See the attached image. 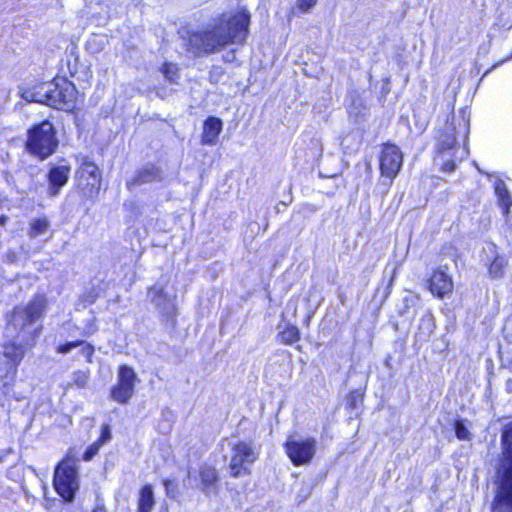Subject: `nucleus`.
<instances>
[{"label": "nucleus", "instance_id": "1", "mask_svg": "<svg viewBox=\"0 0 512 512\" xmlns=\"http://www.w3.org/2000/svg\"><path fill=\"white\" fill-rule=\"evenodd\" d=\"M249 23L250 14L246 10L234 15L223 14L203 30L189 36V50L194 55L210 54L231 43H243L248 34Z\"/></svg>", "mask_w": 512, "mask_h": 512}, {"label": "nucleus", "instance_id": "2", "mask_svg": "<svg viewBox=\"0 0 512 512\" xmlns=\"http://www.w3.org/2000/svg\"><path fill=\"white\" fill-rule=\"evenodd\" d=\"M503 456L497 468V493L492 512H512V423L502 433Z\"/></svg>", "mask_w": 512, "mask_h": 512}, {"label": "nucleus", "instance_id": "3", "mask_svg": "<svg viewBox=\"0 0 512 512\" xmlns=\"http://www.w3.org/2000/svg\"><path fill=\"white\" fill-rule=\"evenodd\" d=\"M47 299L44 295H36L25 306H16L8 316L6 334L9 337L22 340L26 339L27 334H31L28 329L46 312Z\"/></svg>", "mask_w": 512, "mask_h": 512}, {"label": "nucleus", "instance_id": "4", "mask_svg": "<svg viewBox=\"0 0 512 512\" xmlns=\"http://www.w3.org/2000/svg\"><path fill=\"white\" fill-rule=\"evenodd\" d=\"M56 134L55 127L48 120L33 125L28 130L27 151L41 160L47 159L58 148L59 141Z\"/></svg>", "mask_w": 512, "mask_h": 512}, {"label": "nucleus", "instance_id": "5", "mask_svg": "<svg viewBox=\"0 0 512 512\" xmlns=\"http://www.w3.org/2000/svg\"><path fill=\"white\" fill-rule=\"evenodd\" d=\"M229 452L224 458L228 461L230 475L234 478L249 475L248 465L254 463L258 458V452L254 444L249 441H227Z\"/></svg>", "mask_w": 512, "mask_h": 512}, {"label": "nucleus", "instance_id": "6", "mask_svg": "<svg viewBox=\"0 0 512 512\" xmlns=\"http://www.w3.org/2000/svg\"><path fill=\"white\" fill-rule=\"evenodd\" d=\"M403 164V153L394 144H385L380 155V171L384 179L379 183L381 193L386 195L393 179L398 175Z\"/></svg>", "mask_w": 512, "mask_h": 512}, {"label": "nucleus", "instance_id": "7", "mask_svg": "<svg viewBox=\"0 0 512 512\" xmlns=\"http://www.w3.org/2000/svg\"><path fill=\"white\" fill-rule=\"evenodd\" d=\"M54 487L64 500L73 501L75 491L78 489L77 468L74 460L67 458L58 464L54 473Z\"/></svg>", "mask_w": 512, "mask_h": 512}, {"label": "nucleus", "instance_id": "8", "mask_svg": "<svg viewBox=\"0 0 512 512\" xmlns=\"http://www.w3.org/2000/svg\"><path fill=\"white\" fill-rule=\"evenodd\" d=\"M51 89L48 106L58 110L71 111L75 108L77 90L75 85L65 78H55L49 82Z\"/></svg>", "mask_w": 512, "mask_h": 512}, {"label": "nucleus", "instance_id": "9", "mask_svg": "<svg viewBox=\"0 0 512 512\" xmlns=\"http://www.w3.org/2000/svg\"><path fill=\"white\" fill-rule=\"evenodd\" d=\"M77 186L86 198H94L99 194L101 187V174L98 166L83 157L76 171Z\"/></svg>", "mask_w": 512, "mask_h": 512}, {"label": "nucleus", "instance_id": "10", "mask_svg": "<svg viewBox=\"0 0 512 512\" xmlns=\"http://www.w3.org/2000/svg\"><path fill=\"white\" fill-rule=\"evenodd\" d=\"M456 127L453 123H446L444 132L440 135L437 145V160L442 161L441 170L443 172H453L455 170L456 164L452 157H455L457 152L456 149Z\"/></svg>", "mask_w": 512, "mask_h": 512}, {"label": "nucleus", "instance_id": "11", "mask_svg": "<svg viewBox=\"0 0 512 512\" xmlns=\"http://www.w3.org/2000/svg\"><path fill=\"white\" fill-rule=\"evenodd\" d=\"M285 450L295 466L309 464L316 453V440L289 437L285 443Z\"/></svg>", "mask_w": 512, "mask_h": 512}, {"label": "nucleus", "instance_id": "12", "mask_svg": "<svg viewBox=\"0 0 512 512\" xmlns=\"http://www.w3.org/2000/svg\"><path fill=\"white\" fill-rule=\"evenodd\" d=\"M136 379L137 375L131 367L127 365L120 366L118 382L111 389V398L120 404H126L133 396Z\"/></svg>", "mask_w": 512, "mask_h": 512}, {"label": "nucleus", "instance_id": "13", "mask_svg": "<svg viewBox=\"0 0 512 512\" xmlns=\"http://www.w3.org/2000/svg\"><path fill=\"white\" fill-rule=\"evenodd\" d=\"M71 173V165L63 160V164L50 165L47 179V194L50 197L59 195L61 189L67 184Z\"/></svg>", "mask_w": 512, "mask_h": 512}, {"label": "nucleus", "instance_id": "14", "mask_svg": "<svg viewBox=\"0 0 512 512\" xmlns=\"http://www.w3.org/2000/svg\"><path fill=\"white\" fill-rule=\"evenodd\" d=\"M23 342L27 343V339L22 340V338H13V341H9L2 345V355L7 359L8 364L13 369L14 373L16 372L17 366L21 363L25 355V347Z\"/></svg>", "mask_w": 512, "mask_h": 512}, {"label": "nucleus", "instance_id": "15", "mask_svg": "<svg viewBox=\"0 0 512 512\" xmlns=\"http://www.w3.org/2000/svg\"><path fill=\"white\" fill-rule=\"evenodd\" d=\"M430 291L442 298L444 295L450 293L453 289V282L451 277L442 268L436 270L429 281Z\"/></svg>", "mask_w": 512, "mask_h": 512}, {"label": "nucleus", "instance_id": "16", "mask_svg": "<svg viewBox=\"0 0 512 512\" xmlns=\"http://www.w3.org/2000/svg\"><path fill=\"white\" fill-rule=\"evenodd\" d=\"M222 128L223 123L220 118L209 116L203 124L201 143L209 146L215 145Z\"/></svg>", "mask_w": 512, "mask_h": 512}, {"label": "nucleus", "instance_id": "17", "mask_svg": "<svg viewBox=\"0 0 512 512\" xmlns=\"http://www.w3.org/2000/svg\"><path fill=\"white\" fill-rule=\"evenodd\" d=\"M148 298L152 303H154L159 311L168 316L171 317L174 315L175 307L173 303L167 299V295L164 292L162 287L153 286L148 290Z\"/></svg>", "mask_w": 512, "mask_h": 512}, {"label": "nucleus", "instance_id": "18", "mask_svg": "<svg viewBox=\"0 0 512 512\" xmlns=\"http://www.w3.org/2000/svg\"><path fill=\"white\" fill-rule=\"evenodd\" d=\"M199 475L201 480V491L206 496L216 494L219 482V476L216 469L210 466H204L200 469Z\"/></svg>", "mask_w": 512, "mask_h": 512}, {"label": "nucleus", "instance_id": "19", "mask_svg": "<svg viewBox=\"0 0 512 512\" xmlns=\"http://www.w3.org/2000/svg\"><path fill=\"white\" fill-rule=\"evenodd\" d=\"M161 179V170L154 165H148L137 172L136 176L127 183V187L132 189L134 186L160 181Z\"/></svg>", "mask_w": 512, "mask_h": 512}, {"label": "nucleus", "instance_id": "20", "mask_svg": "<svg viewBox=\"0 0 512 512\" xmlns=\"http://www.w3.org/2000/svg\"><path fill=\"white\" fill-rule=\"evenodd\" d=\"M155 505L152 486L147 484L139 492L137 512H152Z\"/></svg>", "mask_w": 512, "mask_h": 512}, {"label": "nucleus", "instance_id": "21", "mask_svg": "<svg viewBox=\"0 0 512 512\" xmlns=\"http://www.w3.org/2000/svg\"><path fill=\"white\" fill-rule=\"evenodd\" d=\"M78 346H82V348L80 350L81 354L87 359L88 362H91L92 356L94 354V347L90 344L85 343L84 341L78 340V341L68 342L66 344L60 345L58 347L57 351L62 354H67L72 349H74Z\"/></svg>", "mask_w": 512, "mask_h": 512}, {"label": "nucleus", "instance_id": "22", "mask_svg": "<svg viewBox=\"0 0 512 512\" xmlns=\"http://www.w3.org/2000/svg\"><path fill=\"white\" fill-rule=\"evenodd\" d=\"M495 192L498 196L500 206L505 210H508L512 205V198L506 187V184L502 180L496 182Z\"/></svg>", "mask_w": 512, "mask_h": 512}, {"label": "nucleus", "instance_id": "23", "mask_svg": "<svg viewBox=\"0 0 512 512\" xmlns=\"http://www.w3.org/2000/svg\"><path fill=\"white\" fill-rule=\"evenodd\" d=\"M49 227L50 223L46 217L32 219L30 222L29 236L31 238H37L47 232Z\"/></svg>", "mask_w": 512, "mask_h": 512}, {"label": "nucleus", "instance_id": "24", "mask_svg": "<svg viewBox=\"0 0 512 512\" xmlns=\"http://www.w3.org/2000/svg\"><path fill=\"white\" fill-rule=\"evenodd\" d=\"M278 338L281 343L291 345L300 339V332L296 326L288 325L284 330L280 331Z\"/></svg>", "mask_w": 512, "mask_h": 512}, {"label": "nucleus", "instance_id": "25", "mask_svg": "<svg viewBox=\"0 0 512 512\" xmlns=\"http://www.w3.org/2000/svg\"><path fill=\"white\" fill-rule=\"evenodd\" d=\"M50 87L49 83H42L35 87V96L34 102L43 103L48 105L49 95H50Z\"/></svg>", "mask_w": 512, "mask_h": 512}, {"label": "nucleus", "instance_id": "26", "mask_svg": "<svg viewBox=\"0 0 512 512\" xmlns=\"http://www.w3.org/2000/svg\"><path fill=\"white\" fill-rule=\"evenodd\" d=\"M455 434H456V437L459 439V440H470L471 437H472V434L470 433L468 427L466 426L465 424V420H457L455 422Z\"/></svg>", "mask_w": 512, "mask_h": 512}, {"label": "nucleus", "instance_id": "27", "mask_svg": "<svg viewBox=\"0 0 512 512\" xmlns=\"http://www.w3.org/2000/svg\"><path fill=\"white\" fill-rule=\"evenodd\" d=\"M489 273L492 278H500L504 273V259L503 258H495L489 267Z\"/></svg>", "mask_w": 512, "mask_h": 512}, {"label": "nucleus", "instance_id": "28", "mask_svg": "<svg viewBox=\"0 0 512 512\" xmlns=\"http://www.w3.org/2000/svg\"><path fill=\"white\" fill-rule=\"evenodd\" d=\"M435 328L434 318L431 313H426L420 320V329L424 330L427 334L433 332Z\"/></svg>", "mask_w": 512, "mask_h": 512}, {"label": "nucleus", "instance_id": "29", "mask_svg": "<svg viewBox=\"0 0 512 512\" xmlns=\"http://www.w3.org/2000/svg\"><path fill=\"white\" fill-rule=\"evenodd\" d=\"M101 446L102 445L97 441L91 444L84 452L83 459L85 461H90L96 454H98Z\"/></svg>", "mask_w": 512, "mask_h": 512}, {"label": "nucleus", "instance_id": "30", "mask_svg": "<svg viewBox=\"0 0 512 512\" xmlns=\"http://www.w3.org/2000/svg\"><path fill=\"white\" fill-rule=\"evenodd\" d=\"M89 379V373L84 371H77L74 373V384L78 387H84Z\"/></svg>", "mask_w": 512, "mask_h": 512}, {"label": "nucleus", "instance_id": "31", "mask_svg": "<svg viewBox=\"0 0 512 512\" xmlns=\"http://www.w3.org/2000/svg\"><path fill=\"white\" fill-rule=\"evenodd\" d=\"M163 485L165 487L166 495L170 498H175L178 492L177 484L170 479H165L163 481Z\"/></svg>", "mask_w": 512, "mask_h": 512}, {"label": "nucleus", "instance_id": "32", "mask_svg": "<svg viewBox=\"0 0 512 512\" xmlns=\"http://www.w3.org/2000/svg\"><path fill=\"white\" fill-rule=\"evenodd\" d=\"M162 72L167 79L175 81L177 77V68L173 64H165L162 68Z\"/></svg>", "mask_w": 512, "mask_h": 512}, {"label": "nucleus", "instance_id": "33", "mask_svg": "<svg viewBox=\"0 0 512 512\" xmlns=\"http://www.w3.org/2000/svg\"><path fill=\"white\" fill-rule=\"evenodd\" d=\"M111 429L108 424H103L101 427V435L99 439L97 440L98 443L101 445L105 444L111 439Z\"/></svg>", "mask_w": 512, "mask_h": 512}, {"label": "nucleus", "instance_id": "34", "mask_svg": "<svg viewBox=\"0 0 512 512\" xmlns=\"http://www.w3.org/2000/svg\"><path fill=\"white\" fill-rule=\"evenodd\" d=\"M316 3L317 0H298L297 6L301 11L306 12L314 7Z\"/></svg>", "mask_w": 512, "mask_h": 512}, {"label": "nucleus", "instance_id": "35", "mask_svg": "<svg viewBox=\"0 0 512 512\" xmlns=\"http://www.w3.org/2000/svg\"><path fill=\"white\" fill-rule=\"evenodd\" d=\"M34 96H35V87L34 88H21V97L28 101V102H34Z\"/></svg>", "mask_w": 512, "mask_h": 512}, {"label": "nucleus", "instance_id": "36", "mask_svg": "<svg viewBox=\"0 0 512 512\" xmlns=\"http://www.w3.org/2000/svg\"><path fill=\"white\" fill-rule=\"evenodd\" d=\"M356 398L357 396H355L354 394H351L348 398V403H349V406L351 408H354L356 406Z\"/></svg>", "mask_w": 512, "mask_h": 512}, {"label": "nucleus", "instance_id": "37", "mask_svg": "<svg viewBox=\"0 0 512 512\" xmlns=\"http://www.w3.org/2000/svg\"><path fill=\"white\" fill-rule=\"evenodd\" d=\"M460 126H461V129H462V131H463V133H464L465 137H467L468 130H469V125H468V123L463 119V123H462V124H460Z\"/></svg>", "mask_w": 512, "mask_h": 512}, {"label": "nucleus", "instance_id": "38", "mask_svg": "<svg viewBox=\"0 0 512 512\" xmlns=\"http://www.w3.org/2000/svg\"><path fill=\"white\" fill-rule=\"evenodd\" d=\"M505 386H506V390H507L508 392H512V379H508V380L506 381Z\"/></svg>", "mask_w": 512, "mask_h": 512}, {"label": "nucleus", "instance_id": "39", "mask_svg": "<svg viewBox=\"0 0 512 512\" xmlns=\"http://www.w3.org/2000/svg\"><path fill=\"white\" fill-rule=\"evenodd\" d=\"M93 512H106L105 508L103 506H97Z\"/></svg>", "mask_w": 512, "mask_h": 512}, {"label": "nucleus", "instance_id": "40", "mask_svg": "<svg viewBox=\"0 0 512 512\" xmlns=\"http://www.w3.org/2000/svg\"><path fill=\"white\" fill-rule=\"evenodd\" d=\"M7 219H8L7 217H5V216H1V217H0V224H1V225H4V224H5V222L7 221Z\"/></svg>", "mask_w": 512, "mask_h": 512}, {"label": "nucleus", "instance_id": "41", "mask_svg": "<svg viewBox=\"0 0 512 512\" xmlns=\"http://www.w3.org/2000/svg\"><path fill=\"white\" fill-rule=\"evenodd\" d=\"M96 329H97V328H96L94 325H91V327H90V332H91V333H94V332L96 331Z\"/></svg>", "mask_w": 512, "mask_h": 512}, {"label": "nucleus", "instance_id": "42", "mask_svg": "<svg viewBox=\"0 0 512 512\" xmlns=\"http://www.w3.org/2000/svg\"><path fill=\"white\" fill-rule=\"evenodd\" d=\"M466 154H467V151L464 149V150L462 151V156H461V158H462L464 155H466Z\"/></svg>", "mask_w": 512, "mask_h": 512}, {"label": "nucleus", "instance_id": "43", "mask_svg": "<svg viewBox=\"0 0 512 512\" xmlns=\"http://www.w3.org/2000/svg\"><path fill=\"white\" fill-rule=\"evenodd\" d=\"M37 332H39V329L34 328V334L37 333Z\"/></svg>", "mask_w": 512, "mask_h": 512}]
</instances>
